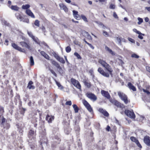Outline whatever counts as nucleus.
Instances as JSON below:
<instances>
[{"instance_id": "nucleus-41", "label": "nucleus", "mask_w": 150, "mask_h": 150, "mask_svg": "<svg viewBox=\"0 0 150 150\" xmlns=\"http://www.w3.org/2000/svg\"><path fill=\"white\" fill-rule=\"evenodd\" d=\"M74 86L76 87L77 88L80 89V90H81V85L80 84L79 82H78V83H76V84L74 85Z\"/></svg>"}, {"instance_id": "nucleus-50", "label": "nucleus", "mask_w": 150, "mask_h": 150, "mask_svg": "<svg viewBox=\"0 0 150 150\" xmlns=\"http://www.w3.org/2000/svg\"><path fill=\"white\" fill-rule=\"evenodd\" d=\"M54 53V56L56 58L57 60L58 59L59 57V56L58 54H57L55 52H53Z\"/></svg>"}, {"instance_id": "nucleus-20", "label": "nucleus", "mask_w": 150, "mask_h": 150, "mask_svg": "<svg viewBox=\"0 0 150 150\" xmlns=\"http://www.w3.org/2000/svg\"><path fill=\"white\" fill-rule=\"evenodd\" d=\"M127 85L130 89L132 90L133 91H136V89L135 87L133 86L131 82H129Z\"/></svg>"}, {"instance_id": "nucleus-29", "label": "nucleus", "mask_w": 150, "mask_h": 150, "mask_svg": "<svg viewBox=\"0 0 150 150\" xmlns=\"http://www.w3.org/2000/svg\"><path fill=\"white\" fill-rule=\"evenodd\" d=\"M57 60L62 64H64L65 63V61L62 57H59Z\"/></svg>"}, {"instance_id": "nucleus-35", "label": "nucleus", "mask_w": 150, "mask_h": 150, "mask_svg": "<svg viewBox=\"0 0 150 150\" xmlns=\"http://www.w3.org/2000/svg\"><path fill=\"white\" fill-rule=\"evenodd\" d=\"M21 21H23L27 23H29V20L28 18H23L21 20Z\"/></svg>"}, {"instance_id": "nucleus-9", "label": "nucleus", "mask_w": 150, "mask_h": 150, "mask_svg": "<svg viewBox=\"0 0 150 150\" xmlns=\"http://www.w3.org/2000/svg\"><path fill=\"white\" fill-rule=\"evenodd\" d=\"M98 71L100 74L105 77H109V74L108 73L105 72L101 67H99L98 68Z\"/></svg>"}, {"instance_id": "nucleus-14", "label": "nucleus", "mask_w": 150, "mask_h": 150, "mask_svg": "<svg viewBox=\"0 0 150 150\" xmlns=\"http://www.w3.org/2000/svg\"><path fill=\"white\" fill-rule=\"evenodd\" d=\"M20 43L22 47H26L29 50H31V48L29 44H27L26 42L23 41L20 42Z\"/></svg>"}, {"instance_id": "nucleus-33", "label": "nucleus", "mask_w": 150, "mask_h": 150, "mask_svg": "<svg viewBox=\"0 0 150 150\" xmlns=\"http://www.w3.org/2000/svg\"><path fill=\"white\" fill-rule=\"evenodd\" d=\"M16 126H17V128H18V130L19 131L20 134L22 135L23 134V130L22 128L19 127V125H18V124H17L16 125Z\"/></svg>"}, {"instance_id": "nucleus-40", "label": "nucleus", "mask_w": 150, "mask_h": 150, "mask_svg": "<svg viewBox=\"0 0 150 150\" xmlns=\"http://www.w3.org/2000/svg\"><path fill=\"white\" fill-rule=\"evenodd\" d=\"M81 17L82 19L85 22H88L87 18L85 16L83 15H81Z\"/></svg>"}, {"instance_id": "nucleus-37", "label": "nucleus", "mask_w": 150, "mask_h": 150, "mask_svg": "<svg viewBox=\"0 0 150 150\" xmlns=\"http://www.w3.org/2000/svg\"><path fill=\"white\" fill-rule=\"evenodd\" d=\"M65 50L67 52L69 53L71 52V49L69 46H68L66 47Z\"/></svg>"}, {"instance_id": "nucleus-28", "label": "nucleus", "mask_w": 150, "mask_h": 150, "mask_svg": "<svg viewBox=\"0 0 150 150\" xmlns=\"http://www.w3.org/2000/svg\"><path fill=\"white\" fill-rule=\"evenodd\" d=\"M17 18L19 20H20L21 21V20L23 18V16H21L19 13H16L15 14Z\"/></svg>"}, {"instance_id": "nucleus-21", "label": "nucleus", "mask_w": 150, "mask_h": 150, "mask_svg": "<svg viewBox=\"0 0 150 150\" xmlns=\"http://www.w3.org/2000/svg\"><path fill=\"white\" fill-rule=\"evenodd\" d=\"M83 82L85 85L88 88H90L91 86V84L89 82L86 80H84Z\"/></svg>"}, {"instance_id": "nucleus-5", "label": "nucleus", "mask_w": 150, "mask_h": 150, "mask_svg": "<svg viewBox=\"0 0 150 150\" xmlns=\"http://www.w3.org/2000/svg\"><path fill=\"white\" fill-rule=\"evenodd\" d=\"M35 132L34 130L32 129H30L29 132L28 134V136L30 139L31 140H33L32 141H34V137L35 136Z\"/></svg>"}, {"instance_id": "nucleus-47", "label": "nucleus", "mask_w": 150, "mask_h": 150, "mask_svg": "<svg viewBox=\"0 0 150 150\" xmlns=\"http://www.w3.org/2000/svg\"><path fill=\"white\" fill-rule=\"evenodd\" d=\"M116 40H117V42H118V44L120 45H121V40L120 38H118V37H117L116 38Z\"/></svg>"}, {"instance_id": "nucleus-8", "label": "nucleus", "mask_w": 150, "mask_h": 150, "mask_svg": "<svg viewBox=\"0 0 150 150\" xmlns=\"http://www.w3.org/2000/svg\"><path fill=\"white\" fill-rule=\"evenodd\" d=\"M125 113L126 115L131 118L134 119L135 117V115L133 111H131L129 110H125Z\"/></svg>"}, {"instance_id": "nucleus-23", "label": "nucleus", "mask_w": 150, "mask_h": 150, "mask_svg": "<svg viewBox=\"0 0 150 150\" xmlns=\"http://www.w3.org/2000/svg\"><path fill=\"white\" fill-rule=\"evenodd\" d=\"M83 103L86 108L88 107H89L90 105L88 102L85 100H83Z\"/></svg>"}, {"instance_id": "nucleus-34", "label": "nucleus", "mask_w": 150, "mask_h": 150, "mask_svg": "<svg viewBox=\"0 0 150 150\" xmlns=\"http://www.w3.org/2000/svg\"><path fill=\"white\" fill-rule=\"evenodd\" d=\"M34 24L38 27H39L40 21L38 20H35L34 23Z\"/></svg>"}, {"instance_id": "nucleus-61", "label": "nucleus", "mask_w": 150, "mask_h": 150, "mask_svg": "<svg viewBox=\"0 0 150 150\" xmlns=\"http://www.w3.org/2000/svg\"><path fill=\"white\" fill-rule=\"evenodd\" d=\"M128 40L130 42L132 43H135L134 40V39H133L131 38H128Z\"/></svg>"}, {"instance_id": "nucleus-60", "label": "nucleus", "mask_w": 150, "mask_h": 150, "mask_svg": "<svg viewBox=\"0 0 150 150\" xmlns=\"http://www.w3.org/2000/svg\"><path fill=\"white\" fill-rule=\"evenodd\" d=\"M0 113L2 114L4 112V108L3 107L0 106Z\"/></svg>"}, {"instance_id": "nucleus-43", "label": "nucleus", "mask_w": 150, "mask_h": 150, "mask_svg": "<svg viewBox=\"0 0 150 150\" xmlns=\"http://www.w3.org/2000/svg\"><path fill=\"white\" fill-rule=\"evenodd\" d=\"M17 50L23 52H25V50L24 49H22L20 47H18Z\"/></svg>"}, {"instance_id": "nucleus-6", "label": "nucleus", "mask_w": 150, "mask_h": 150, "mask_svg": "<svg viewBox=\"0 0 150 150\" xmlns=\"http://www.w3.org/2000/svg\"><path fill=\"white\" fill-rule=\"evenodd\" d=\"M60 139L58 136H55L53 142H52L51 144V146L52 148L55 147L59 143Z\"/></svg>"}, {"instance_id": "nucleus-45", "label": "nucleus", "mask_w": 150, "mask_h": 150, "mask_svg": "<svg viewBox=\"0 0 150 150\" xmlns=\"http://www.w3.org/2000/svg\"><path fill=\"white\" fill-rule=\"evenodd\" d=\"M85 33L86 34V35L87 36V38H88L90 40H92V38L91 37V36L88 34V33L85 31Z\"/></svg>"}, {"instance_id": "nucleus-48", "label": "nucleus", "mask_w": 150, "mask_h": 150, "mask_svg": "<svg viewBox=\"0 0 150 150\" xmlns=\"http://www.w3.org/2000/svg\"><path fill=\"white\" fill-rule=\"evenodd\" d=\"M50 71L51 73H52L56 77L57 76V75L55 72L52 69H50Z\"/></svg>"}, {"instance_id": "nucleus-59", "label": "nucleus", "mask_w": 150, "mask_h": 150, "mask_svg": "<svg viewBox=\"0 0 150 150\" xmlns=\"http://www.w3.org/2000/svg\"><path fill=\"white\" fill-rule=\"evenodd\" d=\"M109 8L110 9H114L115 8V5L112 4H111Z\"/></svg>"}, {"instance_id": "nucleus-19", "label": "nucleus", "mask_w": 150, "mask_h": 150, "mask_svg": "<svg viewBox=\"0 0 150 150\" xmlns=\"http://www.w3.org/2000/svg\"><path fill=\"white\" fill-rule=\"evenodd\" d=\"M59 6L61 9L63 10L65 12H67L68 11V9L67 6L63 4H59Z\"/></svg>"}, {"instance_id": "nucleus-16", "label": "nucleus", "mask_w": 150, "mask_h": 150, "mask_svg": "<svg viewBox=\"0 0 150 150\" xmlns=\"http://www.w3.org/2000/svg\"><path fill=\"white\" fill-rule=\"evenodd\" d=\"M99 111L100 112L102 113L106 117H108L109 115V113L108 112L105 110L103 109V108H99Z\"/></svg>"}, {"instance_id": "nucleus-55", "label": "nucleus", "mask_w": 150, "mask_h": 150, "mask_svg": "<svg viewBox=\"0 0 150 150\" xmlns=\"http://www.w3.org/2000/svg\"><path fill=\"white\" fill-rule=\"evenodd\" d=\"M44 57L45 59L48 60H50L51 61L52 60L51 59H50V57H49V56L47 54L45 55Z\"/></svg>"}, {"instance_id": "nucleus-25", "label": "nucleus", "mask_w": 150, "mask_h": 150, "mask_svg": "<svg viewBox=\"0 0 150 150\" xmlns=\"http://www.w3.org/2000/svg\"><path fill=\"white\" fill-rule=\"evenodd\" d=\"M32 39L37 44H40V42L38 38L34 36Z\"/></svg>"}, {"instance_id": "nucleus-42", "label": "nucleus", "mask_w": 150, "mask_h": 150, "mask_svg": "<svg viewBox=\"0 0 150 150\" xmlns=\"http://www.w3.org/2000/svg\"><path fill=\"white\" fill-rule=\"evenodd\" d=\"M11 45L16 50L19 47L16 44L14 43H12L11 44Z\"/></svg>"}, {"instance_id": "nucleus-57", "label": "nucleus", "mask_w": 150, "mask_h": 150, "mask_svg": "<svg viewBox=\"0 0 150 150\" xmlns=\"http://www.w3.org/2000/svg\"><path fill=\"white\" fill-rule=\"evenodd\" d=\"M130 139L132 142H135L137 140V139L135 137H130Z\"/></svg>"}, {"instance_id": "nucleus-36", "label": "nucleus", "mask_w": 150, "mask_h": 150, "mask_svg": "<svg viewBox=\"0 0 150 150\" xmlns=\"http://www.w3.org/2000/svg\"><path fill=\"white\" fill-rule=\"evenodd\" d=\"M74 129L76 131L79 132L80 130V128L77 125H75L74 126Z\"/></svg>"}, {"instance_id": "nucleus-46", "label": "nucleus", "mask_w": 150, "mask_h": 150, "mask_svg": "<svg viewBox=\"0 0 150 150\" xmlns=\"http://www.w3.org/2000/svg\"><path fill=\"white\" fill-rule=\"evenodd\" d=\"M112 103H113L117 107L120 103L116 100H114L113 102H112Z\"/></svg>"}, {"instance_id": "nucleus-32", "label": "nucleus", "mask_w": 150, "mask_h": 150, "mask_svg": "<svg viewBox=\"0 0 150 150\" xmlns=\"http://www.w3.org/2000/svg\"><path fill=\"white\" fill-rule=\"evenodd\" d=\"M30 65L31 66H33L34 64V61L33 59V57L32 56H30Z\"/></svg>"}, {"instance_id": "nucleus-17", "label": "nucleus", "mask_w": 150, "mask_h": 150, "mask_svg": "<svg viewBox=\"0 0 150 150\" xmlns=\"http://www.w3.org/2000/svg\"><path fill=\"white\" fill-rule=\"evenodd\" d=\"M99 111L100 112L102 113L106 117H108L109 115V113L108 112L105 110L103 109V108H99Z\"/></svg>"}, {"instance_id": "nucleus-39", "label": "nucleus", "mask_w": 150, "mask_h": 150, "mask_svg": "<svg viewBox=\"0 0 150 150\" xmlns=\"http://www.w3.org/2000/svg\"><path fill=\"white\" fill-rule=\"evenodd\" d=\"M137 19H138V21H139L137 22V24L138 25H140L143 22V20L141 18L138 17L137 18Z\"/></svg>"}, {"instance_id": "nucleus-7", "label": "nucleus", "mask_w": 150, "mask_h": 150, "mask_svg": "<svg viewBox=\"0 0 150 150\" xmlns=\"http://www.w3.org/2000/svg\"><path fill=\"white\" fill-rule=\"evenodd\" d=\"M43 139H44V140H43L42 139H41L40 140V144L42 146V148H43V146H47V139L46 137L45 136L46 134L45 131H43Z\"/></svg>"}, {"instance_id": "nucleus-2", "label": "nucleus", "mask_w": 150, "mask_h": 150, "mask_svg": "<svg viewBox=\"0 0 150 150\" xmlns=\"http://www.w3.org/2000/svg\"><path fill=\"white\" fill-rule=\"evenodd\" d=\"M51 63L57 68V71L60 75H62L64 73V71L59 64L54 60H51Z\"/></svg>"}, {"instance_id": "nucleus-52", "label": "nucleus", "mask_w": 150, "mask_h": 150, "mask_svg": "<svg viewBox=\"0 0 150 150\" xmlns=\"http://www.w3.org/2000/svg\"><path fill=\"white\" fill-rule=\"evenodd\" d=\"M27 33L28 35L32 38L33 37L34 38V36L31 32L28 31Z\"/></svg>"}, {"instance_id": "nucleus-62", "label": "nucleus", "mask_w": 150, "mask_h": 150, "mask_svg": "<svg viewBox=\"0 0 150 150\" xmlns=\"http://www.w3.org/2000/svg\"><path fill=\"white\" fill-rule=\"evenodd\" d=\"M73 13L74 16L76 15L77 16L78 14V12L75 10H73Z\"/></svg>"}, {"instance_id": "nucleus-11", "label": "nucleus", "mask_w": 150, "mask_h": 150, "mask_svg": "<svg viewBox=\"0 0 150 150\" xmlns=\"http://www.w3.org/2000/svg\"><path fill=\"white\" fill-rule=\"evenodd\" d=\"M144 141L147 145L150 146V137L148 136L145 137L144 138Z\"/></svg>"}, {"instance_id": "nucleus-24", "label": "nucleus", "mask_w": 150, "mask_h": 150, "mask_svg": "<svg viewBox=\"0 0 150 150\" xmlns=\"http://www.w3.org/2000/svg\"><path fill=\"white\" fill-rule=\"evenodd\" d=\"M73 107L75 113H76L78 112L79 109L76 104H74Z\"/></svg>"}, {"instance_id": "nucleus-10", "label": "nucleus", "mask_w": 150, "mask_h": 150, "mask_svg": "<svg viewBox=\"0 0 150 150\" xmlns=\"http://www.w3.org/2000/svg\"><path fill=\"white\" fill-rule=\"evenodd\" d=\"M86 96L88 98L93 101H96L97 99L96 96L92 93H87Z\"/></svg>"}, {"instance_id": "nucleus-1", "label": "nucleus", "mask_w": 150, "mask_h": 150, "mask_svg": "<svg viewBox=\"0 0 150 150\" xmlns=\"http://www.w3.org/2000/svg\"><path fill=\"white\" fill-rule=\"evenodd\" d=\"M98 62L109 72L110 75H112L113 70L111 66L109 64H107L105 61L101 59H99Z\"/></svg>"}, {"instance_id": "nucleus-15", "label": "nucleus", "mask_w": 150, "mask_h": 150, "mask_svg": "<svg viewBox=\"0 0 150 150\" xmlns=\"http://www.w3.org/2000/svg\"><path fill=\"white\" fill-rule=\"evenodd\" d=\"M25 13L27 15L30 16L31 18H35L34 15L30 10L28 9L26 10L25 11Z\"/></svg>"}, {"instance_id": "nucleus-49", "label": "nucleus", "mask_w": 150, "mask_h": 150, "mask_svg": "<svg viewBox=\"0 0 150 150\" xmlns=\"http://www.w3.org/2000/svg\"><path fill=\"white\" fill-rule=\"evenodd\" d=\"M131 57L132 58H139V56L135 53L133 54H132Z\"/></svg>"}, {"instance_id": "nucleus-63", "label": "nucleus", "mask_w": 150, "mask_h": 150, "mask_svg": "<svg viewBox=\"0 0 150 150\" xmlns=\"http://www.w3.org/2000/svg\"><path fill=\"white\" fill-rule=\"evenodd\" d=\"M105 49L106 50L110 52L112 50L110 49L109 47H107V46H105Z\"/></svg>"}, {"instance_id": "nucleus-56", "label": "nucleus", "mask_w": 150, "mask_h": 150, "mask_svg": "<svg viewBox=\"0 0 150 150\" xmlns=\"http://www.w3.org/2000/svg\"><path fill=\"white\" fill-rule=\"evenodd\" d=\"M117 107H119L123 109L125 107V106L123 104L120 103Z\"/></svg>"}, {"instance_id": "nucleus-30", "label": "nucleus", "mask_w": 150, "mask_h": 150, "mask_svg": "<svg viewBox=\"0 0 150 150\" xmlns=\"http://www.w3.org/2000/svg\"><path fill=\"white\" fill-rule=\"evenodd\" d=\"M11 9L15 11H18L19 9L18 7L16 6H12L11 7Z\"/></svg>"}, {"instance_id": "nucleus-54", "label": "nucleus", "mask_w": 150, "mask_h": 150, "mask_svg": "<svg viewBox=\"0 0 150 150\" xmlns=\"http://www.w3.org/2000/svg\"><path fill=\"white\" fill-rule=\"evenodd\" d=\"M26 109L25 108H22L21 110V114L23 115L25 112V111Z\"/></svg>"}, {"instance_id": "nucleus-18", "label": "nucleus", "mask_w": 150, "mask_h": 150, "mask_svg": "<svg viewBox=\"0 0 150 150\" xmlns=\"http://www.w3.org/2000/svg\"><path fill=\"white\" fill-rule=\"evenodd\" d=\"M33 82L32 81H30L28 83L27 86V88L30 89H34L35 88V87L33 85Z\"/></svg>"}, {"instance_id": "nucleus-12", "label": "nucleus", "mask_w": 150, "mask_h": 150, "mask_svg": "<svg viewBox=\"0 0 150 150\" xmlns=\"http://www.w3.org/2000/svg\"><path fill=\"white\" fill-rule=\"evenodd\" d=\"M45 119L48 123H51L54 119V116L48 114L47 115Z\"/></svg>"}, {"instance_id": "nucleus-53", "label": "nucleus", "mask_w": 150, "mask_h": 150, "mask_svg": "<svg viewBox=\"0 0 150 150\" xmlns=\"http://www.w3.org/2000/svg\"><path fill=\"white\" fill-rule=\"evenodd\" d=\"M86 108L90 112H93V109L91 107V105H90L89 107H88Z\"/></svg>"}, {"instance_id": "nucleus-26", "label": "nucleus", "mask_w": 150, "mask_h": 150, "mask_svg": "<svg viewBox=\"0 0 150 150\" xmlns=\"http://www.w3.org/2000/svg\"><path fill=\"white\" fill-rule=\"evenodd\" d=\"M30 7V6L29 4H27L25 5H23L22 6V8L23 9H26L27 10H28Z\"/></svg>"}, {"instance_id": "nucleus-31", "label": "nucleus", "mask_w": 150, "mask_h": 150, "mask_svg": "<svg viewBox=\"0 0 150 150\" xmlns=\"http://www.w3.org/2000/svg\"><path fill=\"white\" fill-rule=\"evenodd\" d=\"M71 131V129L69 128H67L64 129L65 133L67 134H69Z\"/></svg>"}, {"instance_id": "nucleus-44", "label": "nucleus", "mask_w": 150, "mask_h": 150, "mask_svg": "<svg viewBox=\"0 0 150 150\" xmlns=\"http://www.w3.org/2000/svg\"><path fill=\"white\" fill-rule=\"evenodd\" d=\"M74 55L78 59H81V58L80 55L77 52H75Z\"/></svg>"}, {"instance_id": "nucleus-51", "label": "nucleus", "mask_w": 150, "mask_h": 150, "mask_svg": "<svg viewBox=\"0 0 150 150\" xmlns=\"http://www.w3.org/2000/svg\"><path fill=\"white\" fill-rule=\"evenodd\" d=\"M3 23L5 25L8 26L9 25V24L6 21L4 20L2 21Z\"/></svg>"}, {"instance_id": "nucleus-64", "label": "nucleus", "mask_w": 150, "mask_h": 150, "mask_svg": "<svg viewBox=\"0 0 150 150\" xmlns=\"http://www.w3.org/2000/svg\"><path fill=\"white\" fill-rule=\"evenodd\" d=\"M71 104H72V103H71V101H67L66 102L65 104L66 105H71Z\"/></svg>"}, {"instance_id": "nucleus-13", "label": "nucleus", "mask_w": 150, "mask_h": 150, "mask_svg": "<svg viewBox=\"0 0 150 150\" xmlns=\"http://www.w3.org/2000/svg\"><path fill=\"white\" fill-rule=\"evenodd\" d=\"M101 93L103 96L106 97L107 99L110 98V96L108 91L103 90L101 91Z\"/></svg>"}, {"instance_id": "nucleus-58", "label": "nucleus", "mask_w": 150, "mask_h": 150, "mask_svg": "<svg viewBox=\"0 0 150 150\" xmlns=\"http://www.w3.org/2000/svg\"><path fill=\"white\" fill-rule=\"evenodd\" d=\"M143 91L144 93H146L148 95L150 94V92L146 89H143Z\"/></svg>"}, {"instance_id": "nucleus-22", "label": "nucleus", "mask_w": 150, "mask_h": 150, "mask_svg": "<svg viewBox=\"0 0 150 150\" xmlns=\"http://www.w3.org/2000/svg\"><path fill=\"white\" fill-rule=\"evenodd\" d=\"M54 80L58 87L61 90L63 89V87L61 85L60 83L59 82L57 81L56 79H54Z\"/></svg>"}, {"instance_id": "nucleus-4", "label": "nucleus", "mask_w": 150, "mask_h": 150, "mask_svg": "<svg viewBox=\"0 0 150 150\" xmlns=\"http://www.w3.org/2000/svg\"><path fill=\"white\" fill-rule=\"evenodd\" d=\"M1 125L3 126L4 129H8L10 127V125L8 123V122L4 117L2 118Z\"/></svg>"}, {"instance_id": "nucleus-27", "label": "nucleus", "mask_w": 150, "mask_h": 150, "mask_svg": "<svg viewBox=\"0 0 150 150\" xmlns=\"http://www.w3.org/2000/svg\"><path fill=\"white\" fill-rule=\"evenodd\" d=\"M71 81L72 84L74 86L76 83H78V82H79L77 80H76L74 78H71Z\"/></svg>"}, {"instance_id": "nucleus-38", "label": "nucleus", "mask_w": 150, "mask_h": 150, "mask_svg": "<svg viewBox=\"0 0 150 150\" xmlns=\"http://www.w3.org/2000/svg\"><path fill=\"white\" fill-rule=\"evenodd\" d=\"M139 34V35L138 36V37L140 39H142L143 38V36L144 35V34H142V33H141L140 32V33H139V34Z\"/></svg>"}, {"instance_id": "nucleus-3", "label": "nucleus", "mask_w": 150, "mask_h": 150, "mask_svg": "<svg viewBox=\"0 0 150 150\" xmlns=\"http://www.w3.org/2000/svg\"><path fill=\"white\" fill-rule=\"evenodd\" d=\"M117 94L119 97L123 101L125 104L130 102V101L128 100L127 96L125 94L120 92H118Z\"/></svg>"}]
</instances>
